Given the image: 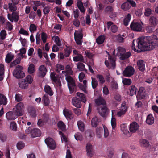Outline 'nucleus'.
Returning a JSON list of instances; mask_svg holds the SVG:
<instances>
[{
  "label": "nucleus",
  "instance_id": "22",
  "mask_svg": "<svg viewBox=\"0 0 158 158\" xmlns=\"http://www.w3.org/2000/svg\"><path fill=\"white\" fill-rule=\"evenodd\" d=\"M83 3L81 0H77V5L80 11L84 13L85 10L83 6Z\"/></svg>",
  "mask_w": 158,
  "mask_h": 158
},
{
  "label": "nucleus",
  "instance_id": "31",
  "mask_svg": "<svg viewBox=\"0 0 158 158\" xmlns=\"http://www.w3.org/2000/svg\"><path fill=\"white\" fill-rule=\"evenodd\" d=\"M131 18V15L129 14H128L125 16L123 21L124 24L125 26L128 25Z\"/></svg>",
  "mask_w": 158,
  "mask_h": 158
},
{
  "label": "nucleus",
  "instance_id": "39",
  "mask_svg": "<svg viewBox=\"0 0 158 158\" xmlns=\"http://www.w3.org/2000/svg\"><path fill=\"white\" fill-rule=\"evenodd\" d=\"M35 71V65L33 64H30L28 68V72L30 74L34 73Z\"/></svg>",
  "mask_w": 158,
  "mask_h": 158
},
{
  "label": "nucleus",
  "instance_id": "30",
  "mask_svg": "<svg viewBox=\"0 0 158 158\" xmlns=\"http://www.w3.org/2000/svg\"><path fill=\"white\" fill-rule=\"evenodd\" d=\"M150 24L152 27H154L157 24L156 19L154 17H152L149 20Z\"/></svg>",
  "mask_w": 158,
  "mask_h": 158
},
{
  "label": "nucleus",
  "instance_id": "46",
  "mask_svg": "<svg viewBox=\"0 0 158 158\" xmlns=\"http://www.w3.org/2000/svg\"><path fill=\"white\" fill-rule=\"evenodd\" d=\"M75 139L78 141H81L83 139V137L81 134L79 132L76 133L74 135Z\"/></svg>",
  "mask_w": 158,
  "mask_h": 158
},
{
  "label": "nucleus",
  "instance_id": "11",
  "mask_svg": "<svg viewBox=\"0 0 158 158\" xmlns=\"http://www.w3.org/2000/svg\"><path fill=\"white\" fill-rule=\"evenodd\" d=\"M74 57L73 60L74 61H83L84 60L83 57L81 54L79 53L76 50H73Z\"/></svg>",
  "mask_w": 158,
  "mask_h": 158
},
{
  "label": "nucleus",
  "instance_id": "63",
  "mask_svg": "<svg viewBox=\"0 0 158 158\" xmlns=\"http://www.w3.org/2000/svg\"><path fill=\"white\" fill-rule=\"evenodd\" d=\"M97 78L99 80L100 82L101 83L103 84L104 83L105 80L103 76L101 75H97Z\"/></svg>",
  "mask_w": 158,
  "mask_h": 158
},
{
  "label": "nucleus",
  "instance_id": "64",
  "mask_svg": "<svg viewBox=\"0 0 158 158\" xmlns=\"http://www.w3.org/2000/svg\"><path fill=\"white\" fill-rule=\"evenodd\" d=\"M20 52L19 55L22 58H24L25 56L24 54H25L26 52V49L25 48H22L20 49Z\"/></svg>",
  "mask_w": 158,
  "mask_h": 158
},
{
  "label": "nucleus",
  "instance_id": "32",
  "mask_svg": "<svg viewBox=\"0 0 158 158\" xmlns=\"http://www.w3.org/2000/svg\"><path fill=\"white\" fill-rule=\"evenodd\" d=\"M105 36L104 35H100L96 39V42L98 44H101L103 43L105 39Z\"/></svg>",
  "mask_w": 158,
  "mask_h": 158
},
{
  "label": "nucleus",
  "instance_id": "40",
  "mask_svg": "<svg viewBox=\"0 0 158 158\" xmlns=\"http://www.w3.org/2000/svg\"><path fill=\"white\" fill-rule=\"evenodd\" d=\"M140 143L142 146L145 147H148L149 145L148 142L146 139H140Z\"/></svg>",
  "mask_w": 158,
  "mask_h": 158
},
{
  "label": "nucleus",
  "instance_id": "42",
  "mask_svg": "<svg viewBox=\"0 0 158 158\" xmlns=\"http://www.w3.org/2000/svg\"><path fill=\"white\" fill-rule=\"evenodd\" d=\"M77 125L78 128L81 131H83L84 130L85 125L84 123L81 121H79L77 122Z\"/></svg>",
  "mask_w": 158,
  "mask_h": 158
},
{
  "label": "nucleus",
  "instance_id": "27",
  "mask_svg": "<svg viewBox=\"0 0 158 158\" xmlns=\"http://www.w3.org/2000/svg\"><path fill=\"white\" fill-rule=\"evenodd\" d=\"M19 85L20 88L24 89H27L28 86V84L23 79L19 81Z\"/></svg>",
  "mask_w": 158,
  "mask_h": 158
},
{
  "label": "nucleus",
  "instance_id": "26",
  "mask_svg": "<svg viewBox=\"0 0 158 158\" xmlns=\"http://www.w3.org/2000/svg\"><path fill=\"white\" fill-rule=\"evenodd\" d=\"M154 122V118L153 115L150 114L148 115L146 120V123L149 125L153 124Z\"/></svg>",
  "mask_w": 158,
  "mask_h": 158
},
{
  "label": "nucleus",
  "instance_id": "4",
  "mask_svg": "<svg viewBox=\"0 0 158 158\" xmlns=\"http://www.w3.org/2000/svg\"><path fill=\"white\" fill-rule=\"evenodd\" d=\"M23 69L22 67L19 65H17L13 72V76L17 78L24 77L25 74L22 71Z\"/></svg>",
  "mask_w": 158,
  "mask_h": 158
},
{
  "label": "nucleus",
  "instance_id": "35",
  "mask_svg": "<svg viewBox=\"0 0 158 158\" xmlns=\"http://www.w3.org/2000/svg\"><path fill=\"white\" fill-rule=\"evenodd\" d=\"M103 132V129L102 127H98L96 130V137L98 138H101L102 137Z\"/></svg>",
  "mask_w": 158,
  "mask_h": 158
},
{
  "label": "nucleus",
  "instance_id": "51",
  "mask_svg": "<svg viewBox=\"0 0 158 158\" xmlns=\"http://www.w3.org/2000/svg\"><path fill=\"white\" fill-rule=\"evenodd\" d=\"M122 82L125 85H130L131 83V80L130 79L125 78L123 79Z\"/></svg>",
  "mask_w": 158,
  "mask_h": 158
},
{
  "label": "nucleus",
  "instance_id": "56",
  "mask_svg": "<svg viewBox=\"0 0 158 158\" xmlns=\"http://www.w3.org/2000/svg\"><path fill=\"white\" fill-rule=\"evenodd\" d=\"M111 88L113 90L117 89H118L117 83L114 80H112L111 82Z\"/></svg>",
  "mask_w": 158,
  "mask_h": 158
},
{
  "label": "nucleus",
  "instance_id": "21",
  "mask_svg": "<svg viewBox=\"0 0 158 158\" xmlns=\"http://www.w3.org/2000/svg\"><path fill=\"white\" fill-rule=\"evenodd\" d=\"M137 90V88L135 86L132 85L129 88L127 91L128 94L131 96H132L136 94Z\"/></svg>",
  "mask_w": 158,
  "mask_h": 158
},
{
  "label": "nucleus",
  "instance_id": "59",
  "mask_svg": "<svg viewBox=\"0 0 158 158\" xmlns=\"http://www.w3.org/2000/svg\"><path fill=\"white\" fill-rule=\"evenodd\" d=\"M59 134L60 135H61L62 141H64L65 143L67 142V138L64 135L63 133L61 131H59Z\"/></svg>",
  "mask_w": 158,
  "mask_h": 158
},
{
  "label": "nucleus",
  "instance_id": "60",
  "mask_svg": "<svg viewBox=\"0 0 158 158\" xmlns=\"http://www.w3.org/2000/svg\"><path fill=\"white\" fill-rule=\"evenodd\" d=\"M17 128L16 123L14 122H11L10 124V128L14 131H16Z\"/></svg>",
  "mask_w": 158,
  "mask_h": 158
},
{
  "label": "nucleus",
  "instance_id": "19",
  "mask_svg": "<svg viewBox=\"0 0 158 158\" xmlns=\"http://www.w3.org/2000/svg\"><path fill=\"white\" fill-rule=\"evenodd\" d=\"M116 114V111L113 110L112 111V118L111 121V123L113 129H114L116 126V118L114 117V114Z\"/></svg>",
  "mask_w": 158,
  "mask_h": 158
},
{
  "label": "nucleus",
  "instance_id": "10",
  "mask_svg": "<svg viewBox=\"0 0 158 158\" xmlns=\"http://www.w3.org/2000/svg\"><path fill=\"white\" fill-rule=\"evenodd\" d=\"M46 143L48 147L51 149H54L56 147V144L53 139L50 138H47L45 140Z\"/></svg>",
  "mask_w": 158,
  "mask_h": 158
},
{
  "label": "nucleus",
  "instance_id": "24",
  "mask_svg": "<svg viewBox=\"0 0 158 158\" xmlns=\"http://www.w3.org/2000/svg\"><path fill=\"white\" fill-rule=\"evenodd\" d=\"M47 70L45 66L43 65H41L39 68V73L40 75L42 77H44L46 73Z\"/></svg>",
  "mask_w": 158,
  "mask_h": 158
},
{
  "label": "nucleus",
  "instance_id": "62",
  "mask_svg": "<svg viewBox=\"0 0 158 158\" xmlns=\"http://www.w3.org/2000/svg\"><path fill=\"white\" fill-rule=\"evenodd\" d=\"M113 7L111 6H107L105 9V12L110 13L113 11Z\"/></svg>",
  "mask_w": 158,
  "mask_h": 158
},
{
  "label": "nucleus",
  "instance_id": "34",
  "mask_svg": "<svg viewBox=\"0 0 158 158\" xmlns=\"http://www.w3.org/2000/svg\"><path fill=\"white\" fill-rule=\"evenodd\" d=\"M117 55L118 56H121L123 53H124L126 51L125 49L122 47H119L116 49Z\"/></svg>",
  "mask_w": 158,
  "mask_h": 158
},
{
  "label": "nucleus",
  "instance_id": "20",
  "mask_svg": "<svg viewBox=\"0 0 158 158\" xmlns=\"http://www.w3.org/2000/svg\"><path fill=\"white\" fill-rule=\"evenodd\" d=\"M72 103L77 108H80L81 106V101L77 98H73L72 99Z\"/></svg>",
  "mask_w": 158,
  "mask_h": 158
},
{
  "label": "nucleus",
  "instance_id": "53",
  "mask_svg": "<svg viewBox=\"0 0 158 158\" xmlns=\"http://www.w3.org/2000/svg\"><path fill=\"white\" fill-rule=\"evenodd\" d=\"M29 112L31 116L32 117H35L36 116V112L35 108H31L29 110Z\"/></svg>",
  "mask_w": 158,
  "mask_h": 158
},
{
  "label": "nucleus",
  "instance_id": "61",
  "mask_svg": "<svg viewBox=\"0 0 158 158\" xmlns=\"http://www.w3.org/2000/svg\"><path fill=\"white\" fill-rule=\"evenodd\" d=\"M24 146V143L21 141L19 142L17 144V148L19 150L23 148Z\"/></svg>",
  "mask_w": 158,
  "mask_h": 158
},
{
  "label": "nucleus",
  "instance_id": "2",
  "mask_svg": "<svg viewBox=\"0 0 158 158\" xmlns=\"http://www.w3.org/2000/svg\"><path fill=\"white\" fill-rule=\"evenodd\" d=\"M73 72L72 70L69 65H67L66 68V71H63L62 72L61 78H63L64 76L66 77V79L68 85L70 93H73L76 88L75 81L69 75H72Z\"/></svg>",
  "mask_w": 158,
  "mask_h": 158
},
{
  "label": "nucleus",
  "instance_id": "36",
  "mask_svg": "<svg viewBox=\"0 0 158 158\" xmlns=\"http://www.w3.org/2000/svg\"><path fill=\"white\" fill-rule=\"evenodd\" d=\"M14 57L13 54L11 52L9 53L6 56L5 61L6 63L10 62L13 60Z\"/></svg>",
  "mask_w": 158,
  "mask_h": 158
},
{
  "label": "nucleus",
  "instance_id": "49",
  "mask_svg": "<svg viewBox=\"0 0 158 158\" xmlns=\"http://www.w3.org/2000/svg\"><path fill=\"white\" fill-rule=\"evenodd\" d=\"M43 100L44 101V104L45 106H47L49 104L50 101L48 95L45 94L44 95Z\"/></svg>",
  "mask_w": 158,
  "mask_h": 158
},
{
  "label": "nucleus",
  "instance_id": "23",
  "mask_svg": "<svg viewBox=\"0 0 158 158\" xmlns=\"http://www.w3.org/2000/svg\"><path fill=\"white\" fill-rule=\"evenodd\" d=\"M137 65L139 69L141 71H144L145 69V63L142 60L138 61Z\"/></svg>",
  "mask_w": 158,
  "mask_h": 158
},
{
  "label": "nucleus",
  "instance_id": "7",
  "mask_svg": "<svg viewBox=\"0 0 158 158\" xmlns=\"http://www.w3.org/2000/svg\"><path fill=\"white\" fill-rule=\"evenodd\" d=\"M105 63L107 67L114 68L115 66V59L109 55L108 60H106Z\"/></svg>",
  "mask_w": 158,
  "mask_h": 158
},
{
  "label": "nucleus",
  "instance_id": "8",
  "mask_svg": "<svg viewBox=\"0 0 158 158\" xmlns=\"http://www.w3.org/2000/svg\"><path fill=\"white\" fill-rule=\"evenodd\" d=\"M128 107L125 102H123L121 105V107L117 115L118 117H121L123 116L127 111Z\"/></svg>",
  "mask_w": 158,
  "mask_h": 158
},
{
  "label": "nucleus",
  "instance_id": "18",
  "mask_svg": "<svg viewBox=\"0 0 158 158\" xmlns=\"http://www.w3.org/2000/svg\"><path fill=\"white\" fill-rule=\"evenodd\" d=\"M145 94L144 88L143 87H140L136 96L137 98L139 99H141L144 98Z\"/></svg>",
  "mask_w": 158,
  "mask_h": 158
},
{
  "label": "nucleus",
  "instance_id": "58",
  "mask_svg": "<svg viewBox=\"0 0 158 158\" xmlns=\"http://www.w3.org/2000/svg\"><path fill=\"white\" fill-rule=\"evenodd\" d=\"M152 13L151 10L148 8H146L145 9L144 15L146 16H149Z\"/></svg>",
  "mask_w": 158,
  "mask_h": 158
},
{
  "label": "nucleus",
  "instance_id": "29",
  "mask_svg": "<svg viewBox=\"0 0 158 158\" xmlns=\"http://www.w3.org/2000/svg\"><path fill=\"white\" fill-rule=\"evenodd\" d=\"M45 92L50 96H52L53 94V92L50 87L48 85H45L44 88Z\"/></svg>",
  "mask_w": 158,
  "mask_h": 158
},
{
  "label": "nucleus",
  "instance_id": "44",
  "mask_svg": "<svg viewBox=\"0 0 158 158\" xmlns=\"http://www.w3.org/2000/svg\"><path fill=\"white\" fill-rule=\"evenodd\" d=\"M99 121L97 117L94 118L91 120V124L93 127H96L98 124Z\"/></svg>",
  "mask_w": 158,
  "mask_h": 158
},
{
  "label": "nucleus",
  "instance_id": "17",
  "mask_svg": "<svg viewBox=\"0 0 158 158\" xmlns=\"http://www.w3.org/2000/svg\"><path fill=\"white\" fill-rule=\"evenodd\" d=\"M50 77L54 83H56L59 85H60V81L59 77L57 76L55 73H51Z\"/></svg>",
  "mask_w": 158,
  "mask_h": 158
},
{
  "label": "nucleus",
  "instance_id": "52",
  "mask_svg": "<svg viewBox=\"0 0 158 158\" xmlns=\"http://www.w3.org/2000/svg\"><path fill=\"white\" fill-rule=\"evenodd\" d=\"M130 7V6L127 2H126L122 5L121 8L124 10H128Z\"/></svg>",
  "mask_w": 158,
  "mask_h": 158
},
{
  "label": "nucleus",
  "instance_id": "37",
  "mask_svg": "<svg viewBox=\"0 0 158 158\" xmlns=\"http://www.w3.org/2000/svg\"><path fill=\"white\" fill-rule=\"evenodd\" d=\"M120 129L121 131L124 134H127L129 132L126 124H121L120 125Z\"/></svg>",
  "mask_w": 158,
  "mask_h": 158
},
{
  "label": "nucleus",
  "instance_id": "38",
  "mask_svg": "<svg viewBox=\"0 0 158 158\" xmlns=\"http://www.w3.org/2000/svg\"><path fill=\"white\" fill-rule=\"evenodd\" d=\"M52 40L54 41L58 46H60L61 45L60 40L58 36H53L52 37Z\"/></svg>",
  "mask_w": 158,
  "mask_h": 158
},
{
  "label": "nucleus",
  "instance_id": "5",
  "mask_svg": "<svg viewBox=\"0 0 158 158\" xmlns=\"http://www.w3.org/2000/svg\"><path fill=\"white\" fill-rule=\"evenodd\" d=\"M24 109L23 104L22 102H19L16 105L13 110L15 113L19 116L23 114Z\"/></svg>",
  "mask_w": 158,
  "mask_h": 158
},
{
  "label": "nucleus",
  "instance_id": "47",
  "mask_svg": "<svg viewBox=\"0 0 158 158\" xmlns=\"http://www.w3.org/2000/svg\"><path fill=\"white\" fill-rule=\"evenodd\" d=\"M131 55L130 52H127L125 53H124L120 56V58L121 60H124L129 58Z\"/></svg>",
  "mask_w": 158,
  "mask_h": 158
},
{
  "label": "nucleus",
  "instance_id": "54",
  "mask_svg": "<svg viewBox=\"0 0 158 158\" xmlns=\"http://www.w3.org/2000/svg\"><path fill=\"white\" fill-rule=\"evenodd\" d=\"M15 5L11 3H9L8 5L9 9L11 11H14L16 10L17 7Z\"/></svg>",
  "mask_w": 158,
  "mask_h": 158
},
{
  "label": "nucleus",
  "instance_id": "14",
  "mask_svg": "<svg viewBox=\"0 0 158 158\" xmlns=\"http://www.w3.org/2000/svg\"><path fill=\"white\" fill-rule=\"evenodd\" d=\"M8 19L11 22H17L19 20V15L15 12H13L11 15L10 14H8Z\"/></svg>",
  "mask_w": 158,
  "mask_h": 158
},
{
  "label": "nucleus",
  "instance_id": "41",
  "mask_svg": "<svg viewBox=\"0 0 158 158\" xmlns=\"http://www.w3.org/2000/svg\"><path fill=\"white\" fill-rule=\"evenodd\" d=\"M33 4H32L33 8L35 11L37 10V7L39 6L41 4L40 1H33L32 2Z\"/></svg>",
  "mask_w": 158,
  "mask_h": 158
},
{
  "label": "nucleus",
  "instance_id": "25",
  "mask_svg": "<svg viewBox=\"0 0 158 158\" xmlns=\"http://www.w3.org/2000/svg\"><path fill=\"white\" fill-rule=\"evenodd\" d=\"M41 133V131L39 129H35L31 131V135L32 137H35L40 136Z\"/></svg>",
  "mask_w": 158,
  "mask_h": 158
},
{
  "label": "nucleus",
  "instance_id": "45",
  "mask_svg": "<svg viewBox=\"0 0 158 158\" xmlns=\"http://www.w3.org/2000/svg\"><path fill=\"white\" fill-rule=\"evenodd\" d=\"M57 125L59 128L63 131L65 130L66 129V126L63 123V122L60 121L58 123Z\"/></svg>",
  "mask_w": 158,
  "mask_h": 158
},
{
  "label": "nucleus",
  "instance_id": "48",
  "mask_svg": "<svg viewBox=\"0 0 158 158\" xmlns=\"http://www.w3.org/2000/svg\"><path fill=\"white\" fill-rule=\"evenodd\" d=\"M131 55L130 52H127L125 53H124L120 56V58L121 60H124L129 58Z\"/></svg>",
  "mask_w": 158,
  "mask_h": 158
},
{
  "label": "nucleus",
  "instance_id": "6",
  "mask_svg": "<svg viewBox=\"0 0 158 158\" xmlns=\"http://www.w3.org/2000/svg\"><path fill=\"white\" fill-rule=\"evenodd\" d=\"M74 37L77 44L78 45L81 44L82 42V30L81 29H79L78 30L75 31L74 33Z\"/></svg>",
  "mask_w": 158,
  "mask_h": 158
},
{
  "label": "nucleus",
  "instance_id": "12",
  "mask_svg": "<svg viewBox=\"0 0 158 158\" xmlns=\"http://www.w3.org/2000/svg\"><path fill=\"white\" fill-rule=\"evenodd\" d=\"M63 114L68 120L71 119L73 118V115L71 111L66 108L64 109Z\"/></svg>",
  "mask_w": 158,
  "mask_h": 158
},
{
  "label": "nucleus",
  "instance_id": "55",
  "mask_svg": "<svg viewBox=\"0 0 158 158\" xmlns=\"http://www.w3.org/2000/svg\"><path fill=\"white\" fill-rule=\"evenodd\" d=\"M77 96L79 97L81 101L83 102H85L86 100L84 94L82 93L78 92L77 93Z\"/></svg>",
  "mask_w": 158,
  "mask_h": 158
},
{
  "label": "nucleus",
  "instance_id": "15",
  "mask_svg": "<svg viewBox=\"0 0 158 158\" xmlns=\"http://www.w3.org/2000/svg\"><path fill=\"white\" fill-rule=\"evenodd\" d=\"M18 116L15 113L9 111L6 114V117L8 120H13L16 118Z\"/></svg>",
  "mask_w": 158,
  "mask_h": 158
},
{
  "label": "nucleus",
  "instance_id": "28",
  "mask_svg": "<svg viewBox=\"0 0 158 158\" xmlns=\"http://www.w3.org/2000/svg\"><path fill=\"white\" fill-rule=\"evenodd\" d=\"M95 102V103L98 105H102L103 106H104L106 103V102L104 99L101 97H99L98 98L96 99Z\"/></svg>",
  "mask_w": 158,
  "mask_h": 158
},
{
  "label": "nucleus",
  "instance_id": "13",
  "mask_svg": "<svg viewBox=\"0 0 158 158\" xmlns=\"http://www.w3.org/2000/svg\"><path fill=\"white\" fill-rule=\"evenodd\" d=\"M129 128L131 132L135 133L138 130L139 125L136 122H133L130 124Z\"/></svg>",
  "mask_w": 158,
  "mask_h": 158
},
{
  "label": "nucleus",
  "instance_id": "1",
  "mask_svg": "<svg viewBox=\"0 0 158 158\" xmlns=\"http://www.w3.org/2000/svg\"><path fill=\"white\" fill-rule=\"evenodd\" d=\"M158 46V38L156 35H153L134 40L132 49L135 52H139L152 50Z\"/></svg>",
  "mask_w": 158,
  "mask_h": 158
},
{
  "label": "nucleus",
  "instance_id": "9",
  "mask_svg": "<svg viewBox=\"0 0 158 158\" xmlns=\"http://www.w3.org/2000/svg\"><path fill=\"white\" fill-rule=\"evenodd\" d=\"M135 71V69L133 67L128 66L123 71V74L125 77H130L134 74Z\"/></svg>",
  "mask_w": 158,
  "mask_h": 158
},
{
  "label": "nucleus",
  "instance_id": "33",
  "mask_svg": "<svg viewBox=\"0 0 158 158\" xmlns=\"http://www.w3.org/2000/svg\"><path fill=\"white\" fill-rule=\"evenodd\" d=\"M4 67L3 64H0V81H2L4 76Z\"/></svg>",
  "mask_w": 158,
  "mask_h": 158
},
{
  "label": "nucleus",
  "instance_id": "3",
  "mask_svg": "<svg viewBox=\"0 0 158 158\" xmlns=\"http://www.w3.org/2000/svg\"><path fill=\"white\" fill-rule=\"evenodd\" d=\"M143 24L141 20L133 21L130 25L131 29L134 31L140 32L143 30Z\"/></svg>",
  "mask_w": 158,
  "mask_h": 158
},
{
  "label": "nucleus",
  "instance_id": "57",
  "mask_svg": "<svg viewBox=\"0 0 158 158\" xmlns=\"http://www.w3.org/2000/svg\"><path fill=\"white\" fill-rule=\"evenodd\" d=\"M24 80H25L26 82L28 84V85L31 84L33 81L32 77L30 75H28L26 76Z\"/></svg>",
  "mask_w": 158,
  "mask_h": 158
},
{
  "label": "nucleus",
  "instance_id": "43",
  "mask_svg": "<svg viewBox=\"0 0 158 158\" xmlns=\"http://www.w3.org/2000/svg\"><path fill=\"white\" fill-rule=\"evenodd\" d=\"M67 48L64 49V56L66 57H69L71 53L72 48L71 47H67Z\"/></svg>",
  "mask_w": 158,
  "mask_h": 158
},
{
  "label": "nucleus",
  "instance_id": "16",
  "mask_svg": "<svg viewBox=\"0 0 158 158\" xmlns=\"http://www.w3.org/2000/svg\"><path fill=\"white\" fill-rule=\"evenodd\" d=\"M98 112L102 117H105L107 112V109L105 106H103L98 108Z\"/></svg>",
  "mask_w": 158,
  "mask_h": 158
},
{
  "label": "nucleus",
  "instance_id": "50",
  "mask_svg": "<svg viewBox=\"0 0 158 158\" xmlns=\"http://www.w3.org/2000/svg\"><path fill=\"white\" fill-rule=\"evenodd\" d=\"M37 29V26L34 24H31L29 27V30L31 33L36 31Z\"/></svg>",
  "mask_w": 158,
  "mask_h": 158
}]
</instances>
